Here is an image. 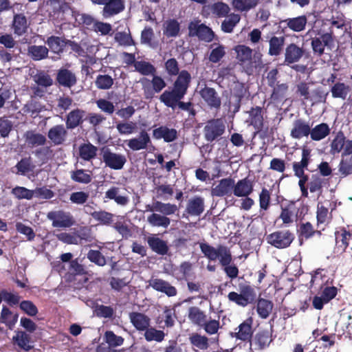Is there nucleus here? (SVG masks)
I'll return each mask as SVG.
<instances>
[{
  "mask_svg": "<svg viewBox=\"0 0 352 352\" xmlns=\"http://www.w3.org/2000/svg\"><path fill=\"white\" fill-rule=\"evenodd\" d=\"M13 341L21 349L29 351L34 348L31 343V337L26 332L19 331L13 337Z\"/></svg>",
  "mask_w": 352,
  "mask_h": 352,
  "instance_id": "nucleus-44",
  "label": "nucleus"
},
{
  "mask_svg": "<svg viewBox=\"0 0 352 352\" xmlns=\"http://www.w3.org/2000/svg\"><path fill=\"white\" fill-rule=\"evenodd\" d=\"M201 252L209 261H215L219 259V264L222 266L223 270L226 276L234 279L239 275L238 267L232 263V255L230 248L223 245H218L217 248L208 243H199Z\"/></svg>",
  "mask_w": 352,
  "mask_h": 352,
  "instance_id": "nucleus-1",
  "label": "nucleus"
},
{
  "mask_svg": "<svg viewBox=\"0 0 352 352\" xmlns=\"http://www.w3.org/2000/svg\"><path fill=\"white\" fill-rule=\"evenodd\" d=\"M151 144L150 136L144 129L141 130L138 138H131L126 142L128 147L132 151L146 149Z\"/></svg>",
  "mask_w": 352,
  "mask_h": 352,
  "instance_id": "nucleus-17",
  "label": "nucleus"
},
{
  "mask_svg": "<svg viewBox=\"0 0 352 352\" xmlns=\"http://www.w3.org/2000/svg\"><path fill=\"white\" fill-rule=\"evenodd\" d=\"M153 76L151 80L146 78L140 80L146 99L153 98L155 94L161 92L166 87V83L162 76L155 75V74Z\"/></svg>",
  "mask_w": 352,
  "mask_h": 352,
  "instance_id": "nucleus-5",
  "label": "nucleus"
},
{
  "mask_svg": "<svg viewBox=\"0 0 352 352\" xmlns=\"http://www.w3.org/2000/svg\"><path fill=\"white\" fill-rule=\"evenodd\" d=\"M311 133V126L308 122L302 119H297L293 123L290 136L294 139H301L307 137Z\"/></svg>",
  "mask_w": 352,
  "mask_h": 352,
  "instance_id": "nucleus-22",
  "label": "nucleus"
},
{
  "mask_svg": "<svg viewBox=\"0 0 352 352\" xmlns=\"http://www.w3.org/2000/svg\"><path fill=\"white\" fill-rule=\"evenodd\" d=\"M56 80L59 86L71 88L76 85L77 77L72 71L62 67L57 72Z\"/></svg>",
  "mask_w": 352,
  "mask_h": 352,
  "instance_id": "nucleus-18",
  "label": "nucleus"
},
{
  "mask_svg": "<svg viewBox=\"0 0 352 352\" xmlns=\"http://www.w3.org/2000/svg\"><path fill=\"white\" fill-rule=\"evenodd\" d=\"M199 21H191L188 24L190 36H197L200 41L211 42L214 38V32L204 23L199 24Z\"/></svg>",
  "mask_w": 352,
  "mask_h": 352,
  "instance_id": "nucleus-7",
  "label": "nucleus"
},
{
  "mask_svg": "<svg viewBox=\"0 0 352 352\" xmlns=\"http://www.w3.org/2000/svg\"><path fill=\"white\" fill-rule=\"evenodd\" d=\"M208 8L215 16L219 18L227 16L230 10L228 4L221 1L214 3Z\"/></svg>",
  "mask_w": 352,
  "mask_h": 352,
  "instance_id": "nucleus-56",
  "label": "nucleus"
},
{
  "mask_svg": "<svg viewBox=\"0 0 352 352\" xmlns=\"http://www.w3.org/2000/svg\"><path fill=\"white\" fill-rule=\"evenodd\" d=\"M65 40L66 38L57 36H50L47 38L45 43L53 53L60 54L63 52L65 47Z\"/></svg>",
  "mask_w": 352,
  "mask_h": 352,
  "instance_id": "nucleus-45",
  "label": "nucleus"
},
{
  "mask_svg": "<svg viewBox=\"0 0 352 352\" xmlns=\"http://www.w3.org/2000/svg\"><path fill=\"white\" fill-rule=\"evenodd\" d=\"M253 182L248 177L239 180L236 184L234 183L233 193L238 197H248L254 190Z\"/></svg>",
  "mask_w": 352,
  "mask_h": 352,
  "instance_id": "nucleus-28",
  "label": "nucleus"
},
{
  "mask_svg": "<svg viewBox=\"0 0 352 352\" xmlns=\"http://www.w3.org/2000/svg\"><path fill=\"white\" fill-rule=\"evenodd\" d=\"M235 52L236 53V58L242 63L250 60L252 58V50L250 47L239 45L236 46Z\"/></svg>",
  "mask_w": 352,
  "mask_h": 352,
  "instance_id": "nucleus-63",
  "label": "nucleus"
},
{
  "mask_svg": "<svg viewBox=\"0 0 352 352\" xmlns=\"http://www.w3.org/2000/svg\"><path fill=\"white\" fill-rule=\"evenodd\" d=\"M274 307L273 302L265 298H259L257 301L256 311L263 319H266L270 314Z\"/></svg>",
  "mask_w": 352,
  "mask_h": 352,
  "instance_id": "nucleus-47",
  "label": "nucleus"
},
{
  "mask_svg": "<svg viewBox=\"0 0 352 352\" xmlns=\"http://www.w3.org/2000/svg\"><path fill=\"white\" fill-rule=\"evenodd\" d=\"M285 42V38L284 36H272L269 40L268 54L274 56L280 55L283 50Z\"/></svg>",
  "mask_w": 352,
  "mask_h": 352,
  "instance_id": "nucleus-42",
  "label": "nucleus"
},
{
  "mask_svg": "<svg viewBox=\"0 0 352 352\" xmlns=\"http://www.w3.org/2000/svg\"><path fill=\"white\" fill-rule=\"evenodd\" d=\"M30 25V22L24 13L14 14L11 28L16 36H22L28 34Z\"/></svg>",
  "mask_w": 352,
  "mask_h": 352,
  "instance_id": "nucleus-15",
  "label": "nucleus"
},
{
  "mask_svg": "<svg viewBox=\"0 0 352 352\" xmlns=\"http://www.w3.org/2000/svg\"><path fill=\"white\" fill-rule=\"evenodd\" d=\"M190 84H188L186 80H177L175 87L171 90H165L160 96V100L166 107L175 109L177 106L183 111L190 110V107L193 106L191 102L181 101L188 92Z\"/></svg>",
  "mask_w": 352,
  "mask_h": 352,
  "instance_id": "nucleus-2",
  "label": "nucleus"
},
{
  "mask_svg": "<svg viewBox=\"0 0 352 352\" xmlns=\"http://www.w3.org/2000/svg\"><path fill=\"white\" fill-rule=\"evenodd\" d=\"M153 213L147 217V221L150 225L154 227H162L167 228L170 224V219L165 215L158 212H152Z\"/></svg>",
  "mask_w": 352,
  "mask_h": 352,
  "instance_id": "nucleus-46",
  "label": "nucleus"
},
{
  "mask_svg": "<svg viewBox=\"0 0 352 352\" xmlns=\"http://www.w3.org/2000/svg\"><path fill=\"white\" fill-rule=\"evenodd\" d=\"M190 344L201 349L206 350L209 346L208 338L205 336H201L197 333H192L190 338Z\"/></svg>",
  "mask_w": 352,
  "mask_h": 352,
  "instance_id": "nucleus-57",
  "label": "nucleus"
},
{
  "mask_svg": "<svg viewBox=\"0 0 352 352\" xmlns=\"http://www.w3.org/2000/svg\"><path fill=\"white\" fill-rule=\"evenodd\" d=\"M72 16L79 25L85 26L87 29L93 30L97 21L91 15L86 13H80L78 10H72Z\"/></svg>",
  "mask_w": 352,
  "mask_h": 352,
  "instance_id": "nucleus-43",
  "label": "nucleus"
},
{
  "mask_svg": "<svg viewBox=\"0 0 352 352\" xmlns=\"http://www.w3.org/2000/svg\"><path fill=\"white\" fill-rule=\"evenodd\" d=\"M330 133L329 125L326 123H321L311 129L310 136L312 140L320 141L326 138Z\"/></svg>",
  "mask_w": 352,
  "mask_h": 352,
  "instance_id": "nucleus-48",
  "label": "nucleus"
},
{
  "mask_svg": "<svg viewBox=\"0 0 352 352\" xmlns=\"http://www.w3.org/2000/svg\"><path fill=\"white\" fill-rule=\"evenodd\" d=\"M102 160L106 166L113 170L122 169L126 162V158L124 155L113 153L109 148L103 151Z\"/></svg>",
  "mask_w": 352,
  "mask_h": 352,
  "instance_id": "nucleus-12",
  "label": "nucleus"
},
{
  "mask_svg": "<svg viewBox=\"0 0 352 352\" xmlns=\"http://www.w3.org/2000/svg\"><path fill=\"white\" fill-rule=\"evenodd\" d=\"M90 215L94 220L103 225L111 224L113 219V214L105 210L94 211Z\"/></svg>",
  "mask_w": 352,
  "mask_h": 352,
  "instance_id": "nucleus-58",
  "label": "nucleus"
},
{
  "mask_svg": "<svg viewBox=\"0 0 352 352\" xmlns=\"http://www.w3.org/2000/svg\"><path fill=\"white\" fill-rule=\"evenodd\" d=\"M234 179L231 177L224 178L219 182V184L212 188L211 194L215 197L230 196L233 192Z\"/></svg>",
  "mask_w": 352,
  "mask_h": 352,
  "instance_id": "nucleus-16",
  "label": "nucleus"
},
{
  "mask_svg": "<svg viewBox=\"0 0 352 352\" xmlns=\"http://www.w3.org/2000/svg\"><path fill=\"white\" fill-rule=\"evenodd\" d=\"M104 199L113 200L120 206H126L130 201L129 196L126 194L121 193L120 188L114 186L105 192Z\"/></svg>",
  "mask_w": 352,
  "mask_h": 352,
  "instance_id": "nucleus-24",
  "label": "nucleus"
},
{
  "mask_svg": "<svg viewBox=\"0 0 352 352\" xmlns=\"http://www.w3.org/2000/svg\"><path fill=\"white\" fill-rule=\"evenodd\" d=\"M149 285L155 291L164 293L168 297H173L177 294L175 287L170 283L161 278H151L149 280Z\"/></svg>",
  "mask_w": 352,
  "mask_h": 352,
  "instance_id": "nucleus-20",
  "label": "nucleus"
},
{
  "mask_svg": "<svg viewBox=\"0 0 352 352\" xmlns=\"http://www.w3.org/2000/svg\"><path fill=\"white\" fill-rule=\"evenodd\" d=\"M225 125L219 120H211L204 128V138L212 142L217 140L225 132Z\"/></svg>",
  "mask_w": 352,
  "mask_h": 352,
  "instance_id": "nucleus-11",
  "label": "nucleus"
},
{
  "mask_svg": "<svg viewBox=\"0 0 352 352\" xmlns=\"http://www.w3.org/2000/svg\"><path fill=\"white\" fill-rule=\"evenodd\" d=\"M311 162V149L306 146L302 148L301 160L300 162H294L292 168L294 175L304 173L308 169L309 164Z\"/></svg>",
  "mask_w": 352,
  "mask_h": 352,
  "instance_id": "nucleus-30",
  "label": "nucleus"
},
{
  "mask_svg": "<svg viewBox=\"0 0 352 352\" xmlns=\"http://www.w3.org/2000/svg\"><path fill=\"white\" fill-rule=\"evenodd\" d=\"M124 8V0H109L103 8L102 15L105 18L111 17L120 13Z\"/></svg>",
  "mask_w": 352,
  "mask_h": 352,
  "instance_id": "nucleus-32",
  "label": "nucleus"
},
{
  "mask_svg": "<svg viewBox=\"0 0 352 352\" xmlns=\"http://www.w3.org/2000/svg\"><path fill=\"white\" fill-rule=\"evenodd\" d=\"M113 78L108 74H99L97 76L95 85L99 89L107 90L111 88L113 85Z\"/></svg>",
  "mask_w": 352,
  "mask_h": 352,
  "instance_id": "nucleus-61",
  "label": "nucleus"
},
{
  "mask_svg": "<svg viewBox=\"0 0 352 352\" xmlns=\"http://www.w3.org/2000/svg\"><path fill=\"white\" fill-rule=\"evenodd\" d=\"M19 314L13 313L3 305L0 314V323L4 324L9 329H12L18 321Z\"/></svg>",
  "mask_w": 352,
  "mask_h": 352,
  "instance_id": "nucleus-36",
  "label": "nucleus"
},
{
  "mask_svg": "<svg viewBox=\"0 0 352 352\" xmlns=\"http://www.w3.org/2000/svg\"><path fill=\"white\" fill-rule=\"evenodd\" d=\"M16 169V173L18 175H25L33 170L34 165L32 164L30 157L22 158L15 166Z\"/></svg>",
  "mask_w": 352,
  "mask_h": 352,
  "instance_id": "nucleus-53",
  "label": "nucleus"
},
{
  "mask_svg": "<svg viewBox=\"0 0 352 352\" xmlns=\"http://www.w3.org/2000/svg\"><path fill=\"white\" fill-rule=\"evenodd\" d=\"M295 239L294 234L289 230H276L266 237L267 242L278 249H285L290 246Z\"/></svg>",
  "mask_w": 352,
  "mask_h": 352,
  "instance_id": "nucleus-4",
  "label": "nucleus"
},
{
  "mask_svg": "<svg viewBox=\"0 0 352 352\" xmlns=\"http://www.w3.org/2000/svg\"><path fill=\"white\" fill-rule=\"evenodd\" d=\"M146 210L158 212L161 214L168 217L169 215L174 214L178 210V207L173 204L164 203L160 201H155L153 202L151 205H146Z\"/></svg>",
  "mask_w": 352,
  "mask_h": 352,
  "instance_id": "nucleus-19",
  "label": "nucleus"
},
{
  "mask_svg": "<svg viewBox=\"0 0 352 352\" xmlns=\"http://www.w3.org/2000/svg\"><path fill=\"white\" fill-rule=\"evenodd\" d=\"M199 95L208 107L217 110L220 109L221 98L214 88L205 85L200 89Z\"/></svg>",
  "mask_w": 352,
  "mask_h": 352,
  "instance_id": "nucleus-13",
  "label": "nucleus"
},
{
  "mask_svg": "<svg viewBox=\"0 0 352 352\" xmlns=\"http://www.w3.org/2000/svg\"><path fill=\"white\" fill-rule=\"evenodd\" d=\"M246 89L243 83L237 82L235 84L233 89L232 97L234 98V102L232 104V111L233 113H236L239 111L241 101L246 94Z\"/></svg>",
  "mask_w": 352,
  "mask_h": 352,
  "instance_id": "nucleus-37",
  "label": "nucleus"
},
{
  "mask_svg": "<svg viewBox=\"0 0 352 352\" xmlns=\"http://www.w3.org/2000/svg\"><path fill=\"white\" fill-rule=\"evenodd\" d=\"M335 239L336 247L342 252H345L352 239V234L346 228L341 227L335 232Z\"/></svg>",
  "mask_w": 352,
  "mask_h": 352,
  "instance_id": "nucleus-31",
  "label": "nucleus"
},
{
  "mask_svg": "<svg viewBox=\"0 0 352 352\" xmlns=\"http://www.w3.org/2000/svg\"><path fill=\"white\" fill-rule=\"evenodd\" d=\"M250 124L257 133L263 131L264 128L263 109L261 107H252L248 111Z\"/></svg>",
  "mask_w": 352,
  "mask_h": 352,
  "instance_id": "nucleus-21",
  "label": "nucleus"
},
{
  "mask_svg": "<svg viewBox=\"0 0 352 352\" xmlns=\"http://www.w3.org/2000/svg\"><path fill=\"white\" fill-rule=\"evenodd\" d=\"M241 16L238 14L232 13L228 15V18L221 23V30L226 33L232 32L234 27L240 21Z\"/></svg>",
  "mask_w": 352,
  "mask_h": 352,
  "instance_id": "nucleus-52",
  "label": "nucleus"
},
{
  "mask_svg": "<svg viewBox=\"0 0 352 352\" xmlns=\"http://www.w3.org/2000/svg\"><path fill=\"white\" fill-rule=\"evenodd\" d=\"M153 137L156 140L163 139L166 142H171L177 138V131L175 129L161 126L153 129Z\"/></svg>",
  "mask_w": 352,
  "mask_h": 352,
  "instance_id": "nucleus-29",
  "label": "nucleus"
},
{
  "mask_svg": "<svg viewBox=\"0 0 352 352\" xmlns=\"http://www.w3.org/2000/svg\"><path fill=\"white\" fill-rule=\"evenodd\" d=\"M34 81L38 86L48 87L53 85L51 76L45 71H39L33 76Z\"/></svg>",
  "mask_w": 352,
  "mask_h": 352,
  "instance_id": "nucleus-62",
  "label": "nucleus"
},
{
  "mask_svg": "<svg viewBox=\"0 0 352 352\" xmlns=\"http://www.w3.org/2000/svg\"><path fill=\"white\" fill-rule=\"evenodd\" d=\"M240 293L231 292L228 295L229 301L236 305L245 307L256 301V293L254 288L250 283L239 284Z\"/></svg>",
  "mask_w": 352,
  "mask_h": 352,
  "instance_id": "nucleus-3",
  "label": "nucleus"
},
{
  "mask_svg": "<svg viewBox=\"0 0 352 352\" xmlns=\"http://www.w3.org/2000/svg\"><path fill=\"white\" fill-rule=\"evenodd\" d=\"M116 129L120 135H130L137 131L138 125L132 121L119 122L116 124Z\"/></svg>",
  "mask_w": 352,
  "mask_h": 352,
  "instance_id": "nucleus-60",
  "label": "nucleus"
},
{
  "mask_svg": "<svg viewBox=\"0 0 352 352\" xmlns=\"http://www.w3.org/2000/svg\"><path fill=\"white\" fill-rule=\"evenodd\" d=\"M187 317L192 324L201 327L206 322L208 316L199 307L192 306L188 309Z\"/></svg>",
  "mask_w": 352,
  "mask_h": 352,
  "instance_id": "nucleus-33",
  "label": "nucleus"
},
{
  "mask_svg": "<svg viewBox=\"0 0 352 352\" xmlns=\"http://www.w3.org/2000/svg\"><path fill=\"white\" fill-rule=\"evenodd\" d=\"M204 199L200 196H195L187 203L185 212L190 216H200L204 211Z\"/></svg>",
  "mask_w": 352,
  "mask_h": 352,
  "instance_id": "nucleus-27",
  "label": "nucleus"
},
{
  "mask_svg": "<svg viewBox=\"0 0 352 352\" xmlns=\"http://www.w3.org/2000/svg\"><path fill=\"white\" fill-rule=\"evenodd\" d=\"M164 69L168 76H177L173 84V87H175L176 82L179 78L181 80L184 78L187 80L188 84H190L192 79L190 74L186 69L179 70V65L175 58H170L165 61Z\"/></svg>",
  "mask_w": 352,
  "mask_h": 352,
  "instance_id": "nucleus-6",
  "label": "nucleus"
},
{
  "mask_svg": "<svg viewBox=\"0 0 352 352\" xmlns=\"http://www.w3.org/2000/svg\"><path fill=\"white\" fill-rule=\"evenodd\" d=\"M85 111L81 109L76 108L72 110L66 116L65 126L68 129H74L80 126L83 122V117Z\"/></svg>",
  "mask_w": 352,
  "mask_h": 352,
  "instance_id": "nucleus-25",
  "label": "nucleus"
},
{
  "mask_svg": "<svg viewBox=\"0 0 352 352\" xmlns=\"http://www.w3.org/2000/svg\"><path fill=\"white\" fill-rule=\"evenodd\" d=\"M260 0H232V5L234 10L243 12L254 8Z\"/></svg>",
  "mask_w": 352,
  "mask_h": 352,
  "instance_id": "nucleus-49",
  "label": "nucleus"
},
{
  "mask_svg": "<svg viewBox=\"0 0 352 352\" xmlns=\"http://www.w3.org/2000/svg\"><path fill=\"white\" fill-rule=\"evenodd\" d=\"M129 319L133 327L139 331H144L150 327L151 318L143 313H129Z\"/></svg>",
  "mask_w": 352,
  "mask_h": 352,
  "instance_id": "nucleus-26",
  "label": "nucleus"
},
{
  "mask_svg": "<svg viewBox=\"0 0 352 352\" xmlns=\"http://www.w3.org/2000/svg\"><path fill=\"white\" fill-rule=\"evenodd\" d=\"M71 179L77 183L87 184L92 180L91 173H87L84 169H77L71 172Z\"/></svg>",
  "mask_w": 352,
  "mask_h": 352,
  "instance_id": "nucleus-55",
  "label": "nucleus"
},
{
  "mask_svg": "<svg viewBox=\"0 0 352 352\" xmlns=\"http://www.w3.org/2000/svg\"><path fill=\"white\" fill-rule=\"evenodd\" d=\"M350 91V87L341 82L335 83L331 88L333 98H342L343 100L346 99Z\"/></svg>",
  "mask_w": 352,
  "mask_h": 352,
  "instance_id": "nucleus-51",
  "label": "nucleus"
},
{
  "mask_svg": "<svg viewBox=\"0 0 352 352\" xmlns=\"http://www.w3.org/2000/svg\"><path fill=\"white\" fill-rule=\"evenodd\" d=\"M68 129L63 124L51 127L47 132V138L54 146L63 144L68 137Z\"/></svg>",
  "mask_w": 352,
  "mask_h": 352,
  "instance_id": "nucleus-14",
  "label": "nucleus"
},
{
  "mask_svg": "<svg viewBox=\"0 0 352 352\" xmlns=\"http://www.w3.org/2000/svg\"><path fill=\"white\" fill-rule=\"evenodd\" d=\"M338 170L342 177L352 174V156L345 158L342 157L338 165Z\"/></svg>",
  "mask_w": 352,
  "mask_h": 352,
  "instance_id": "nucleus-64",
  "label": "nucleus"
},
{
  "mask_svg": "<svg viewBox=\"0 0 352 352\" xmlns=\"http://www.w3.org/2000/svg\"><path fill=\"white\" fill-rule=\"evenodd\" d=\"M272 88H273V89L270 96V99L273 102H280L285 97L289 86L287 83H277Z\"/></svg>",
  "mask_w": 352,
  "mask_h": 352,
  "instance_id": "nucleus-50",
  "label": "nucleus"
},
{
  "mask_svg": "<svg viewBox=\"0 0 352 352\" xmlns=\"http://www.w3.org/2000/svg\"><path fill=\"white\" fill-rule=\"evenodd\" d=\"M135 70L143 76L154 75L156 68L149 62L144 60L136 61L134 64Z\"/></svg>",
  "mask_w": 352,
  "mask_h": 352,
  "instance_id": "nucleus-54",
  "label": "nucleus"
},
{
  "mask_svg": "<svg viewBox=\"0 0 352 352\" xmlns=\"http://www.w3.org/2000/svg\"><path fill=\"white\" fill-rule=\"evenodd\" d=\"M98 147L90 142L83 143L78 148L79 157L87 162L95 159L97 155Z\"/></svg>",
  "mask_w": 352,
  "mask_h": 352,
  "instance_id": "nucleus-38",
  "label": "nucleus"
},
{
  "mask_svg": "<svg viewBox=\"0 0 352 352\" xmlns=\"http://www.w3.org/2000/svg\"><path fill=\"white\" fill-rule=\"evenodd\" d=\"M333 31L320 35L319 37L311 38V46L315 55L320 57L324 53L325 47L331 48L333 43Z\"/></svg>",
  "mask_w": 352,
  "mask_h": 352,
  "instance_id": "nucleus-9",
  "label": "nucleus"
},
{
  "mask_svg": "<svg viewBox=\"0 0 352 352\" xmlns=\"http://www.w3.org/2000/svg\"><path fill=\"white\" fill-rule=\"evenodd\" d=\"M272 331L267 329L259 330L254 338L255 344L258 349H264L272 342Z\"/></svg>",
  "mask_w": 352,
  "mask_h": 352,
  "instance_id": "nucleus-39",
  "label": "nucleus"
},
{
  "mask_svg": "<svg viewBox=\"0 0 352 352\" xmlns=\"http://www.w3.org/2000/svg\"><path fill=\"white\" fill-rule=\"evenodd\" d=\"M253 323L252 317L247 318L234 329V331L231 333V336L243 342H251L254 333Z\"/></svg>",
  "mask_w": 352,
  "mask_h": 352,
  "instance_id": "nucleus-10",
  "label": "nucleus"
},
{
  "mask_svg": "<svg viewBox=\"0 0 352 352\" xmlns=\"http://www.w3.org/2000/svg\"><path fill=\"white\" fill-rule=\"evenodd\" d=\"M25 140L29 147L33 148L43 146L46 143V138L44 135L36 133L34 131H28L24 135Z\"/></svg>",
  "mask_w": 352,
  "mask_h": 352,
  "instance_id": "nucleus-40",
  "label": "nucleus"
},
{
  "mask_svg": "<svg viewBox=\"0 0 352 352\" xmlns=\"http://www.w3.org/2000/svg\"><path fill=\"white\" fill-rule=\"evenodd\" d=\"M54 228H69L75 223L73 216L69 212L60 210L49 212L47 214Z\"/></svg>",
  "mask_w": 352,
  "mask_h": 352,
  "instance_id": "nucleus-8",
  "label": "nucleus"
},
{
  "mask_svg": "<svg viewBox=\"0 0 352 352\" xmlns=\"http://www.w3.org/2000/svg\"><path fill=\"white\" fill-rule=\"evenodd\" d=\"M304 50L302 47H298L295 43L289 44L285 52L284 63L287 65L298 62L304 54Z\"/></svg>",
  "mask_w": 352,
  "mask_h": 352,
  "instance_id": "nucleus-23",
  "label": "nucleus"
},
{
  "mask_svg": "<svg viewBox=\"0 0 352 352\" xmlns=\"http://www.w3.org/2000/svg\"><path fill=\"white\" fill-rule=\"evenodd\" d=\"M144 336L146 341H156L157 342H160L164 340L165 337V334L163 331L157 330L154 327H150L144 331Z\"/></svg>",
  "mask_w": 352,
  "mask_h": 352,
  "instance_id": "nucleus-59",
  "label": "nucleus"
},
{
  "mask_svg": "<svg viewBox=\"0 0 352 352\" xmlns=\"http://www.w3.org/2000/svg\"><path fill=\"white\" fill-rule=\"evenodd\" d=\"M282 23H285L289 30L300 32L305 30L307 18L305 15H300L296 17L287 18L282 21Z\"/></svg>",
  "mask_w": 352,
  "mask_h": 352,
  "instance_id": "nucleus-34",
  "label": "nucleus"
},
{
  "mask_svg": "<svg viewBox=\"0 0 352 352\" xmlns=\"http://www.w3.org/2000/svg\"><path fill=\"white\" fill-rule=\"evenodd\" d=\"M147 243L153 252L160 255H165L168 252L167 243L155 236H150L147 238Z\"/></svg>",
  "mask_w": 352,
  "mask_h": 352,
  "instance_id": "nucleus-35",
  "label": "nucleus"
},
{
  "mask_svg": "<svg viewBox=\"0 0 352 352\" xmlns=\"http://www.w3.org/2000/svg\"><path fill=\"white\" fill-rule=\"evenodd\" d=\"M49 49L45 45H29L28 47V56L35 61H38L47 58Z\"/></svg>",
  "mask_w": 352,
  "mask_h": 352,
  "instance_id": "nucleus-41",
  "label": "nucleus"
}]
</instances>
